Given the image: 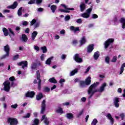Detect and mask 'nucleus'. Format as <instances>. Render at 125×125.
Listing matches in <instances>:
<instances>
[{
  "label": "nucleus",
  "instance_id": "f257e3e1",
  "mask_svg": "<svg viewBox=\"0 0 125 125\" xmlns=\"http://www.w3.org/2000/svg\"><path fill=\"white\" fill-rule=\"evenodd\" d=\"M99 84V82H96L91 84L88 89V94H90L89 98H91L95 92H103L105 90V87L107 86V83H104L101 86L100 89H95Z\"/></svg>",
  "mask_w": 125,
  "mask_h": 125
},
{
  "label": "nucleus",
  "instance_id": "f03ea898",
  "mask_svg": "<svg viewBox=\"0 0 125 125\" xmlns=\"http://www.w3.org/2000/svg\"><path fill=\"white\" fill-rule=\"evenodd\" d=\"M114 40L113 38L108 39L104 43V48L105 49H107L109 47V49H112L113 48V43H114Z\"/></svg>",
  "mask_w": 125,
  "mask_h": 125
},
{
  "label": "nucleus",
  "instance_id": "7ed1b4c3",
  "mask_svg": "<svg viewBox=\"0 0 125 125\" xmlns=\"http://www.w3.org/2000/svg\"><path fill=\"white\" fill-rule=\"evenodd\" d=\"M61 5V6H62V7H64L65 9H59V11L61 12H64V13H70V10H75L74 8H68V7L64 4H62Z\"/></svg>",
  "mask_w": 125,
  "mask_h": 125
},
{
  "label": "nucleus",
  "instance_id": "20e7f679",
  "mask_svg": "<svg viewBox=\"0 0 125 125\" xmlns=\"http://www.w3.org/2000/svg\"><path fill=\"white\" fill-rule=\"evenodd\" d=\"M3 85H4V87L3 89H1V90L9 92L10 90V82L8 80L6 81L3 83Z\"/></svg>",
  "mask_w": 125,
  "mask_h": 125
},
{
  "label": "nucleus",
  "instance_id": "39448f33",
  "mask_svg": "<svg viewBox=\"0 0 125 125\" xmlns=\"http://www.w3.org/2000/svg\"><path fill=\"white\" fill-rule=\"evenodd\" d=\"M8 124L10 125H18V120L14 118H8L7 120Z\"/></svg>",
  "mask_w": 125,
  "mask_h": 125
},
{
  "label": "nucleus",
  "instance_id": "423d86ee",
  "mask_svg": "<svg viewBox=\"0 0 125 125\" xmlns=\"http://www.w3.org/2000/svg\"><path fill=\"white\" fill-rule=\"evenodd\" d=\"M37 79L39 81L38 82V90H41L42 88V80H41V73H40V70H37L36 72Z\"/></svg>",
  "mask_w": 125,
  "mask_h": 125
},
{
  "label": "nucleus",
  "instance_id": "0eeeda50",
  "mask_svg": "<svg viewBox=\"0 0 125 125\" xmlns=\"http://www.w3.org/2000/svg\"><path fill=\"white\" fill-rule=\"evenodd\" d=\"M45 103V100H43L42 102L41 114H42V115H44V112H45V108L46 107V104Z\"/></svg>",
  "mask_w": 125,
  "mask_h": 125
},
{
  "label": "nucleus",
  "instance_id": "6e6552de",
  "mask_svg": "<svg viewBox=\"0 0 125 125\" xmlns=\"http://www.w3.org/2000/svg\"><path fill=\"white\" fill-rule=\"evenodd\" d=\"M119 102H120V98L118 97H114L113 99V104L116 108H119V107H120Z\"/></svg>",
  "mask_w": 125,
  "mask_h": 125
},
{
  "label": "nucleus",
  "instance_id": "1a4fd4ad",
  "mask_svg": "<svg viewBox=\"0 0 125 125\" xmlns=\"http://www.w3.org/2000/svg\"><path fill=\"white\" fill-rule=\"evenodd\" d=\"M74 58L77 63H82L83 62V59L80 58V55L79 54H76Z\"/></svg>",
  "mask_w": 125,
  "mask_h": 125
},
{
  "label": "nucleus",
  "instance_id": "9d476101",
  "mask_svg": "<svg viewBox=\"0 0 125 125\" xmlns=\"http://www.w3.org/2000/svg\"><path fill=\"white\" fill-rule=\"evenodd\" d=\"M18 66H21L22 69H25V67H28V62L27 61H22L18 63Z\"/></svg>",
  "mask_w": 125,
  "mask_h": 125
},
{
  "label": "nucleus",
  "instance_id": "9b49d317",
  "mask_svg": "<svg viewBox=\"0 0 125 125\" xmlns=\"http://www.w3.org/2000/svg\"><path fill=\"white\" fill-rule=\"evenodd\" d=\"M42 121H43L44 124H45V125H49V121H48V118L46 117V115H44L42 116L41 119V121L42 122Z\"/></svg>",
  "mask_w": 125,
  "mask_h": 125
},
{
  "label": "nucleus",
  "instance_id": "f8f14e48",
  "mask_svg": "<svg viewBox=\"0 0 125 125\" xmlns=\"http://www.w3.org/2000/svg\"><path fill=\"white\" fill-rule=\"evenodd\" d=\"M36 93L34 91H27L25 95V97H29L30 98H33Z\"/></svg>",
  "mask_w": 125,
  "mask_h": 125
},
{
  "label": "nucleus",
  "instance_id": "ddd939ff",
  "mask_svg": "<svg viewBox=\"0 0 125 125\" xmlns=\"http://www.w3.org/2000/svg\"><path fill=\"white\" fill-rule=\"evenodd\" d=\"M69 30L72 32H74V33H77V32H80L81 31L79 27H75L74 26H70Z\"/></svg>",
  "mask_w": 125,
  "mask_h": 125
},
{
  "label": "nucleus",
  "instance_id": "4468645a",
  "mask_svg": "<svg viewBox=\"0 0 125 125\" xmlns=\"http://www.w3.org/2000/svg\"><path fill=\"white\" fill-rule=\"evenodd\" d=\"M93 49H94V44H89L87 47V52H88V53H91Z\"/></svg>",
  "mask_w": 125,
  "mask_h": 125
},
{
  "label": "nucleus",
  "instance_id": "2eb2a0df",
  "mask_svg": "<svg viewBox=\"0 0 125 125\" xmlns=\"http://www.w3.org/2000/svg\"><path fill=\"white\" fill-rule=\"evenodd\" d=\"M17 6H18V2H17V1H15L12 5L8 6L7 7V8H10L11 9H15V8H16Z\"/></svg>",
  "mask_w": 125,
  "mask_h": 125
},
{
  "label": "nucleus",
  "instance_id": "dca6fc26",
  "mask_svg": "<svg viewBox=\"0 0 125 125\" xmlns=\"http://www.w3.org/2000/svg\"><path fill=\"white\" fill-rule=\"evenodd\" d=\"M120 23L122 24V29H125V18L123 17L120 18V19L119 20Z\"/></svg>",
  "mask_w": 125,
  "mask_h": 125
},
{
  "label": "nucleus",
  "instance_id": "f3484780",
  "mask_svg": "<svg viewBox=\"0 0 125 125\" xmlns=\"http://www.w3.org/2000/svg\"><path fill=\"white\" fill-rule=\"evenodd\" d=\"M106 117H107L108 120H110V123L112 125H114V123L115 122V121L114 120V118L112 117V115L110 113H108Z\"/></svg>",
  "mask_w": 125,
  "mask_h": 125
},
{
  "label": "nucleus",
  "instance_id": "a211bd4d",
  "mask_svg": "<svg viewBox=\"0 0 125 125\" xmlns=\"http://www.w3.org/2000/svg\"><path fill=\"white\" fill-rule=\"evenodd\" d=\"M84 82H85L86 85H89L91 83V77H87Z\"/></svg>",
  "mask_w": 125,
  "mask_h": 125
},
{
  "label": "nucleus",
  "instance_id": "6ab92c4d",
  "mask_svg": "<svg viewBox=\"0 0 125 125\" xmlns=\"http://www.w3.org/2000/svg\"><path fill=\"white\" fill-rule=\"evenodd\" d=\"M4 51L6 53H8L9 54V52L10 51V48L9 47V45L8 44H6L4 46Z\"/></svg>",
  "mask_w": 125,
  "mask_h": 125
},
{
  "label": "nucleus",
  "instance_id": "aec40b11",
  "mask_svg": "<svg viewBox=\"0 0 125 125\" xmlns=\"http://www.w3.org/2000/svg\"><path fill=\"white\" fill-rule=\"evenodd\" d=\"M85 82L83 81H79V86L81 87V88H83V87H85Z\"/></svg>",
  "mask_w": 125,
  "mask_h": 125
},
{
  "label": "nucleus",
  "instance_id": "412c9836",
  "mask_svg": "<svg viewBox=\"0 0 125 125\" xmlns=\"http://www.w3.org/2000/svg\"><path fill=\"white\" fill-rule=\"evenodd\" d=\"M80 45L82 46L83 44H84L85 42H86V39H85V37L83 36L81 40H80Z\"/></svg>",
  "mask_w": 125,
  "mask_h": 125
},
{
  "label": "nucleus",
  "instance_id": "4be33fe9",
  "mask_svg": "<svg viewBox=\"0 0 125 125\" xmlns=\"http://www.w3.org/2000/svg\"><path fill=\"white\" fill-rule=\"evenodd\" d=\"M43 98V95L42 93H39L37 96H36V100H38V101H40Z\"/></svg>",
  "mask_w": 125,
  "mask_h": 125
},
{
  "label": "nucleus",
  "instance_id": "5701e85b",
  "mask_svg": "<svg viewBox=\"0 0 125 125\" xmlns=\"http://www.w3.org/2000/svg\"><path fill=\"white\" fill-rule=\"evenodd\" d=\"M66 117L69 120H72V119L74 118V114L72 113H67L66 115Z\"/></svg>",
  "mask_w": 125,
  "mask_h": 125
},
{
  "label": "nucleus",
  "instance_id": "b1692460",
  "mask_svg": "<svg viewBox=\"0 0 125 125\" xmlns=\"http://www.w3.org/2000/svg\"><path fill=\"white\" fill-rule=\"evenodd\" d=\"M2 31L4 34V36H5V37H7V36L9 35V32H8V30H7L6 28L5 27L3 28Z\"/></svg>",
  "mask_w": 125,
  "mask_h": 125
},
{
  "label": "nucleus",
  "instance_id": "393cba45",
  "mask_svg": "<svg viewBox=\"0 0 125 125\" xmlns=\"http://www.w3.org/2000/svg\"><path fill=\"white\" fill-rule=\"evenodd\" d=\"M52 59H53V57L48 58L45 62V64L46 65H49V66H50V64H51V61L52 60Z\"/></svg>",
  "mask_w": 125,
  "mask_h": 125
},
{
  "label": "nucleus",
  "instance_id": "a878e982",
  "mask_svg": "<svg viewBox=\"0 0 125 125\" xmlns=\"http://www.w3.org/2000/svg\"><path fill=\"white\" fill-rule=\"evenodd\" d=\"M80 10L82 12H83V11L84 10V9H85V4H84V3H81V4L80 5Z\"/></svg>",
  "mask_w": 125,
  "mask_h": 125
},
{
  "label": "nucleus",
  "instance_id": "bb28decb",
  "mask_svg": "<svg viewBox=\"0 0 125 125\" xmlns=\"http://www.w3.org/2000/svg\"><path fill=\"white\" fill-rule=\"evenodd\" d=\"M100 56V55L99 54V51H97L96 52H95L93 55L95 60H97V59L99 58Z\"/></svg>",
  "mask_w": 125,
  "mask_h": 125
},
{
  "label": "nucleus",
  "instance_id": "cd10ccee",
  "mask_svg": "<svg viewBox=\"0 0 125 125\" xmlns=\"http://www.w3.org/2000/svg\"><path fill=\"white\" fill-rule=\"evenodd\" d=\"M21 39L23 42H27L28 41V37H27V35H26V34H22L21 35Z\"/></svg>",
  "mask_w": 125,
  "mask_h": 125
},
{
  "label": "nucleus",
  "instance_id": "c85d7f7f",
  "mask_svg": "<svg viewBox=\"0 0 125 125\" xmlns=\"http://www.w3.org/2000/svg\"><path fill=\"white\" fill-rule=\"evenodd\" d=\"M38 35V32L37 31H33L31 34V38L32 40L35 41V39H36V37H37Z\"/></svg>",
  "mask_w": 125,
  "mask_h": 125
},
{
  "label": "nucleus",
  "instance_id": "c756f323",
  "mask_svg": "<svg viewBox=\"0 0 125 125\" xmlns=\"http://www.w3.org/2000/svg\"><path fill=\"white\" fill-rule=\"evenodd\" d=\"M8 30L9 32L8 36H9L10 37L11 36H13V37H14L15 36V33H14V31H13V30L11 28H9Z\"/></svg>",
  "mask_w": 125,
  "mask_h": 125
},
{
  "label": "nucleus",
  "instance_id": "7c9ffc66",
  "mask_svg": "<svg viewBox=\"0 0 125 125\" xmlns=\"http://www.w3.org/2000/svg\"><path fill=\"white\" fill-rule=\"evenodd\" d=\"M50 9L52 11V12H53V13H54L56 9H57V6H56V5H52L50 7Z\"/></svg>",
  "mask_w": 125,
  "mask_h": 125
},
{
  "label": "nucleus",
  "instance_id": "2f4dec72",
  "mask_svg": "<svg viewBox=\"0 0 125 125\" xmlns=\"http://www.w3.org/2000/svg\"><path fill=\"white\" fill-rule=\"evenodd\" d=\"M90 16V15L87 14V13H83L81 15V17H83V18H89Z\"/></svg>",
  "mask_w": 125,
  "mask_h": 125
},
{
  "label": "nucleus",
  "instance_id": "473e14b6",
  "mask_svg": "<svg viewBox=\"0 0 125 125\" xmlns=\"http://www.w3.org/2000/svg\"><path fill=\"white\" fill-rule=\"evenodd\" d=\"M40 124V120L38 118H35L33 121V124L32 125H39Z\"/></svg>",
  "mask_w": 125,
  "mask_h": 125
},
{
  "label": "nucleus",
  "instance_id": "72a5a7b5",
  "mask_svg": "<svg viewBox=\"0 0 125 125\" xmlns=\"http://www.w3.org/2000/svg\"><path fill=\"white\" fill-rule=\"evenodd\" d=\"M49 83H57V80L55 79L54 77L50 78L49 79Z\"/></svg>",
  "mask_w": 125,
  "mask_h": 125
},
{
  "label": "nucleus",
  "instance_id": "f704fd0d",
  "mask_svg": "<svg viewBox=\"0 0 125 125\" xmlns=\"http://www.w3.org/2000/svg\"><path fill=\"white\" fill-rule=\"evenodd\" d=\"M125 63H124L121 67L120 75H121V74H123V73H124V71L125 70Z\"/></svg>",
  "mask_w": 125,
  "mask_h": 125
},
{
  "label": "nucleus",
  "instance_id": "c9c22d12",
  "mask_svg": "<svg viewBox=\"0 0 125 125\" xmlns=\"http://www.w3.org/2000/svg\"><path fill=\"white\" fill-rule=\"evenodd\" d=\"M56 112L59 114H64L63 109L61 107H59V109H57Z\"/></svg>",
  "mask_w": 125,
  "mask_h": 125
},
{
  "label": "nucleus",
  "instance_id": "e433bc0d",
  "mask_svg": "<svg viewBox=\"0 0 125 125\" xmlns=\"http://www.w3.org/2000/svg\"><path fill=\"white\" fill-rule=\"evenodd\" d=\"M38 67V64L36 62H33L31 66V68L32 70H34L35 69H37V67Z\"/></svg>",
  "mask_w": 125,
  "mask_h": 125
},
{
  "label": "nucleus",
  "instance_id": "4c0bfd02",
  "mask_svg": "<svg viewBox=\"0 0 125 125\" xmlns=\"http://www.w3.org/2000/svg\"><path fill=\"white\" fill-rule=\"evenodd\" d=\"M41 49L43 52V53H46L47 52V48H46V46H43L41 47Z\"/></svg>",
  "mask_w": 125,
  "mask_h": 125
},
{
  "label": "nucleus",
  "instance_id": "58836bf2",
  "mask_svg": "<svg viewBox=\"0 0 125 125\" xmlns=\"http://www.w3.org/2000/svg\"><path fill=\"white\" fill-rule=\"evenodd\" d=\"M98 123V121L96 119H94L91 123V125H96Z\"/></svg>",
  "mask_w": 125,
  "mask_h": 125
},
{
  "label": "nucleus",
  "instance_id": "ea45409f",
  "mask_svg": "<svg viewBox=\"0 0 125 125\" xmlns=\"http://www.w3.org/2000/svg\"><path fill=\"white\" fill-rule=\"evenodd\" d=\"M78 72V69L76 68L71 72L70 76H74L76 73Z\"/></svg>",
  "mask_w": 125,
  "mask_h": 125
},
{
  "label": "nucleus",
  "instance_id": "a19ab883",
  "mask_svg": "<svg viewBox=\"0 0 125 125\" xmlns=\"http://www.w3.org/2000/svg\"><path fill=\"white\" fill-rule=\"evenodd\" d=\"M22 7H21V8H20L18 11V15L19 16H21V15H22Z\"/></svg>",
  "mask_w": 125,
  "mask_h": 125
},
{
  "label": "nucleus",
  "instance_id": "79ce46f5",
  "mask_svg": "<svg viewBox=\"0 0 125 125\" xmlns=\"http://www.w3.org/2000/svg\"><path fill=\"white\" fill-rule=\"evenodd\" d=\"M92 11V7L89 8L88 9L86 10V13L87 14H89V15H90V13H91V12Z\"/></svg>",
  "mask_w": 125,
  "mask_h": 125
},
{
  "label": "nucleus",
  "instance_id": "37998d69",
  "mask_svg": "<svg viewBox=\"0 0 125 125\" xmlns=\"http://www.w3.org/2000/svg\"><path fill=\"white\" fill-rule=\"evenodd\" d=\"M105 62L107 64H110V57L107 56L105 58Z\"/></svg>",
  "mask_w": 125,
  "mask_h": 125
},
{
  "label": "nucleus",
  "instance_id": "c03bdc74",
  "mask_svg": "<svg viewBox=\"0 0 125 125\" xmlns=\"http://www.w3.org/2000/svg\"><path fill=\"white\" fill-rule=\"evenodd\" d=\"M37 22V20L35 19H33L32 21L30 22V26H33L35 25Z\"/></svg>",
  "mask_w": 125,
  "mask_h": 125
},
{
  "label": "nucleus",
  "instance_id": "a18cd8bd",
  "mask_svg": "<svg viewBox=\"0 0 125 125\" xmlns=\"http://www.w3.org/2000/svg\"><path fill=\"white\" fill-rule=\"evenodd\" d=\"M91 18L92 19H97V18H98V15L96 14H92Z\"/></svg>",
  "mask_w": 125,
  "mask_h": 125
},
{
  "label": "nucleus",
  "instance_id": "49530a36",
  "mask_svg": "<svg viewBox=\"0 0 125 125\" xmlns=\"http://www.w3.org/2000/svg\"><path fill=\"white\" fill-rule=\"evenodd\" d=\"M19 59V54H17L15 56H14L13 58V60L14 61H15V60H17V59Z\"/></svg>",
  "mask_w": 125,
  "mask_h": 125
},
{
  "label": "nucleus",
  "instance_id": "de8ad7c7",
  "mask_svg": "<svg viewBox=\"0 0 125 125\" xmlns=\"http://www.w3.org/2000/svg\"><path fill=\"white\" fill-rule=\"evenodd\" d=\"M17 107H18V104H17L11 105V108H12V109H16Z\"/></svg>",
  "mask_w": 125,
  "mask_h": 125
},
{
  "label": "nucleus",
  "instance_id": "09e8293b",
  "mask_svg": "<svg viewBox=\"0 0 125 125\" xmlns=\"http://www.w3.org/2000/svg\"><path fill=\"white\" fill-rule=\"evenodd\" d=\"M30 117H31V113H27L25 116L23 117V118H24V119H27L28 118H30Z\"/></svg>",
  "mask_w": 125,
  "mask_h": 125
},
{
  "label": "nucleus",
  "instance_id": "8fccbe9b",
  "mask_svg": "<svg viewBox=\"0 0 125 125\" xmlns=\"http://www.w3.org/2000/svg\"><path fill=\"white\" fill-rule=\"evenodd\" d=\"M64 19L65 21H68L71 19V17L69 15H67L65 17Z\"/></svg>",
  "mask_w": 125,
  "mask_h": 125
},
{
  "label": "nucleus",
  "instance_id": "3c124183",
  "mask_svg": "<svg viewBox=\"0 0 125 125\" xmlns=\"http://www.w3.org/2000/svg\"><path fill=\"white\" fill-rule=\"evenodd\" d=\"M83 113V109H82L77 115V118H80L81 115Z\"/></svg>",
  "mask_w": 125,
  "mask_h": 125
},
{
  "label": "nucleus",
  "instance_id": "603ef678",
  "mask_svg": "<svg viewBox=\"0 0 125 125\" xmlns=\"http://www.w3.org/2000/svg\"><path fill=\"white\" fill-rule=\"evenodd\" d=\"M8 56H9V54L6 53V54H5L2 56L1 59H4L7 57H8Z\"/></svg>",
  "mask_w": 125,
  "mask_h": 125
},
{
  "label": "nucleus",
  "instance_id": "864d4df0",
  "mask_svg": "<svg viewBox=\"0 0 125 125\" xmlns=\"http://www.w3.org/2000/svg\"><path fill=\"white\" fill-rule=\"evenodd\" d=\"M111 62H113V63L117 62V56H114L113 57V59L111 60Z\"/></svg>",
  "mask_w": 125,
  "mask_h": 125
},
{
  "label": "nucleus",
  "instance_id": "5fc2aeb1",
  "mask_svg": "<svg viewBox=\"0 0 125 125\" xmlns=\"http://www.w3.org/2000/svg\"><path fill=\"white\" fill-rule=\"evenodd\" d=\"M9 81L10 82H14L15 81V77L14 76H12L9 78Z\"/></svg>",
  "mask_w": 125,
  "mask_h": 125
},
{
  "label": "nucleus",
  "instance_id": "6e6d98bb",
  "mask_svg": "<svg viewBox=\"0 0 125 125\" xmlns=\"http://www.w3.org/2000/svg\"><path fill=\"white\" fill-rule=\"evenodd\" d=\"M20 30H21V28L19 26H17L15 28V31H16L17 33H20Z\"/></svg>",
  "mask_w": 125,
  "mask_h": 125
},
{
  "label": "nucleus",
  "instance_id": "4d7b16f0",
  "mask_svg": "<svg viewBox=\"0 0 125 125\" xmlns=\"http://www.w3.org/2000/svg\"><path fill=\"white\" fill-rule=\"evenodd\" d=\"M28 24H29V22H28V21H22L23 26H28Z\"/></svg>",
  "mask_w": 125,
  "mask_h": 125
},
{
  "label": "nucleus",
  "instance_id": "13d9d810",
  "mask_svg": "<svg viewBox=\"0 0 125 125\" xmlns=\"http://www.w3.org/2000/svg\"><path fill=\"white\" fill-rule=\"evenodd\" d=\"M36 0H30L28 2V4H34Z\"/></svg>",
  "mask_w": 125,
  "mask_h": 125
},
{
  "label": "nucleus",
  "instance_id": "bf43d9fd",
  "mask_svg": "<svg viewBox=\"0 0 125 125\" xmlns=\"http://www.w3.org/2000/svg\"><path fill=\"white\" fill-rule=\"evenodd\" d=\"M76 22L78 24H82L83 23V21L82 20V19H79L77 20Z\"/></svg>",
  "mask_w": 125,
  "mask_h": 125
},
{
  "label": "nucleus",
  "instance_id": "052dcab7",
  "mask_svg": "<svg viewBox=\"0 0 125 125\" xmlns=\"http://www.w3.org/2000/svg\"><path fill=\"white\" fill-rule=\"evenodd\" d=\"M113 22L114 23H117L118 22V17L117 16H115L113 18Z\"/></svg>",
  "mask_w": 125,
  "mask_h": 125
},
{
  "label": "nucleus",
  "instance_id": "680f3d73",
  "mask_svg": "<svg viewBox=\"0 0 125 125\" xmlns=\"http://www.w3.org/2000/svg\"><path fill=\"white\" fill-rule=\"evenodd\" d=\"M120 117H121V120L123 121L125 119V113H121L120 115Z\"/></svg>",
  "mask_w": 125,
  "mask_h": 125
},
{
  "label": "nucleus",
  "instance_id": "e2e57ef3",
  "mask_svg": "<svg viewBox=\"0 0 125 125\" xmlns=\"http://www.w3.org/2000/svg\"><path fill=\"white\" fill-rule=\"evenodd\" d=\"M44 91L45 92H49V91H50V89L48 88V87H45L44 88Z\"/></svg>",
  "mask_w": 125,
  "mask_h": 125
},
{
  "label": "nucleus",
  "instance_id": "0e129e2a",
  "mask_svg": "<svg viewBox=\"0 0 125 125\" xmlns=\"http://www.w3.org/2000/svg\"><path fill=\"white\" fill-rule=\"evenodd\" d=\"M66 57H67V55L62 54V55L61 58L62 59V60H65V59H66Z\"/></svg>",
  "mask_w": 125,
  "mask_h": 125
},
{
  "label": "nucleus",
  "instance_id": "69168bd1",
  "mask_svg": "<svg viewBox=\"0 0 125 125\" xmlns=\"http://www.w3.org/2000/svg\"><path fill=\"white\" fill-rule=\"evenodd\" d=\"M41 61H44V54H42L41 56Z\"/></svg>",
  "mask_w": 125,
  "mask_h": 125
},
{
  "label": "nucleus",
  "instance_id": "338daca9",
  "mask_svg": "<svg viewBox=\"0 0 125 125\" xmlns=\"http://www.w3.org/2000/svg\"><path fill=\"white\" fill-rule=\"evenodd\" d=\"M65 82H66V81L64 79H61L60 81H59V83H65Z\"/></svg>",
  "mask_w": 125,
  "mask_h": 125
},
{
  "label": "nucleus",
  "instance_id": "774afa93",
  "mask_svg": "<svg viewBox=\"0 0 125 125\" xmlns=\"http://www.w3.org/2000/svg\"><path fill=\"white\" fill-rule=\"evenodd\" d=\"M63 106H69L70 105V103L69 102H65L62 104Z\"/></svg>",
  "mask_w": 125,
  "mask_h": 125
}]
</instances>
